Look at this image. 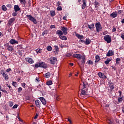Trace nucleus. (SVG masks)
<instances>
[{
	"label": "nucleus",
	"mask_w": 124,
	"mask_h": 124,
	"mask_svg": "<svg viewBox=\"0 0 124 124\" xmlns=\"http://www.w3.org/2000/svg\"><path fill=\"white\" fill-rule=\"evenodd\" d=\"M87 59H86V55H83L82 56V60L81 61V63H78V65L80 68H82L83 66L85 65V63H86V61Z\"/></svg>",
	"instance_id": "1"
},
{
	"label": "nucleus",
	"mask_w": 124,
	"mask_h": 124,
	"mask_svg": "<svg viewBox=\"0 0 124 124\" xmlns=\"http://www.w3.org/2000/svg\"><path fill=\"white\" fill-rule=\"evenodd\" d=\"M95 27L96 28V30L97 32H99L101 30H102V27L101 26V24L100 22H96L95 24Z\"/></svg>",
	"instance_id": "2"
},
{
	"label": "nucleus",
	"mask_w": 124,
	"mask_h": 124,
	"mask_svg": "<svg viewBox=\"0 0 124 124\" xmlns=\"http://www.w3.org/2000/svg\"><path fill=\"white\" fill-rule=\"evenodd\" d=\"M26 17L28 18L30 21L33 22V23H34V24H35V25L37 24V21H36V19L34 18V17H32V16H31V15H26Z\"/></svg>",
	"instance_id": "3"
},
{
	"label": "nucleus",
	"mask_w": 124,
	"mask_h": 124,
	"mask_svg": "<svg viewBox=\"0 0 124 124\" xmlns=\"http://www.w3.org/2000/svg\"><path fill=\"white\" fill-rule=\"evenodd\" d=\"M4 46L7 47V49L9 51V52H13L14 51V48H13L12 46L9 45V43L5 44Z\"/></svg>",
	"instance_id": "4"
},
{
	"label": "nucleus",
	"mask_w": 124,
	"mask_h": 124,
	"mask_svg": "<svg viewBox=\"0 0 124 124\" xmlns=\"http://www.w3.org/2000/svg\"><path fill=\"white\" fill-rule=\"evenodd\" d=\"M0 74L2 75L3 78H5V80H6V81H7V79H9V78L8 77V75H7L6 73H5V71L3 69H2L0 70Z\"/></svg>",
	"instance_id": "5"
},
{
	"label": "nucleus",
	"mask_w": 124,
	"mask_h": 124,
	"mask_svg": "<svg viewBox=\"0 0 124 124\" xmlns=\"http://www.w3.org/2000/svg\"><path fill=\"white\" fill-rule=\"evenodd\" d=\"M104 40H105V41H106L107 43H111L112 41V39H111V37L110 36V35H107L104 37Z\"/></svg>",
	"instance_id": "6"
},
{
	"label": "nucleus",
	"mask_w": 124,
	"mask_h": 124,
	"mask_svg": "<svg viewBox=\"0 0 124 124\" xmlns=\"http://www.w3.org/2000/svg\"><path fill=\"white\" fill-rule=\"evenodd\" d=\"M49 61L50 62L51 64H56V62H57V58L53 57L49 58Z\"/></svg>",
	"instance_id": "7"
},
{
	"label": "nucleus",
	"mask_w": 124,
	"mask_h": 124,
	"mask_svg": "<svg viewBox=\"0 0 124 124\" xmlns=\"http://www.w3.org/2000/svg\"><path fill=\"white\" fill-rule=\"evenodd\" d=\"M108 87L110 88V92H113L114 89H115V85L112 82H108Z\"/></svg>",
	"instance_id": "8"
},
{
	"label": "nucleus",
	"mask_w": 124,
	"mask_h": 124,
	"mask_svg": "<svg viewBox=\"0 0 124 124\" xmlns=\"http://www.w3.org/2000/svg\"><path fill=\"white\" fill-rule=\"evenodd\" d=\"M98 76L100 78H102V79H106L107 78V76L105 75L104 73H102V72H100L98 73Z\"/></svg>",
	"instance_id": "9"
},
{
	"label": "nucleus",
	"mask_w": 124,
	"mask_h": 124,
	"mask_svg": "<svg viewBox=\"0 0 124 124\" xmlns=\"http://www.w3.org/2000/svg\"><path fill=\"white\" fill-rule=\"evenodd\" d=\"M15 21V18H14V17L11 18L8 20L7 25L8 26H11V25H12V24H13V23H14Z\"/></svg>",
	"instance_id": "10"
},
{
	"label": "nucleus",
	"mask_w": 124,
	"mask_h": 124,
	"mask_svg": "<svg viewBox=\"0 0 124 124\" xmlns=\"http://www.w3.org/2000/svg\"><path fill=\"white\" fill-rule=\"evenodd\" d=\"M9 43H10V44L12 45H15V44H18L19 42L14 39H11L9 41Z\"/></svg>",
	"instance_id": "11"
},
{
	"label": "nucleus",
	"mask_w": 124,
	"mask_h": 124,
	"mask_svg": "<svg viewBox=\"0 0 124 124\" xmlns=\"http://www.w3.org/2000/svg\"><path fill=\"white\" fill-rule=\"evenodd\" d=\"M61 30L63 31V34H64V35H66V34H67V31H68L67 28L65 27H62Z\"/></svg>",
	"instance_id": "12"
},
{
	"label": "nucleus",
	"mask_w": 124,
	"mask_h": 124,
	"mask_svg": "<svg viewBox=\"0 0 124 124\" xmlns=\"http://www.w3.org/2000/svg\"><path fill=\"white\" fill-rule=\"evenodd\" d=\"M40 63V67H41L42 68H45V69H46L47 68V64L45 63L44 62H41Z\"/></svg>",
	"instance_id": "13"
},
{
	"label": "nucleus",
	"mask_w": 124,
	"mask_h": 124,
	"mask_svg": "<svg viewBox=\"0 0 124 124\" xmlns=\"http://www.w3.org/2000/svg\"><path fill=\"white\" fill-rule=\"evenodd\" d=\"M73 58H76V59H78V60H81V58H82L83 56L79 54H73Z\"/></svg>",
	"instance_id": "14"
},
{
	"label": "nucleus",
	"mask_w": 124,
	"mask_h": 124,
	"mask_svg": "<svg viewBox=\"0 0 124 124\" xmlns=\"http://www.w3.org/2000/svg\"><path fill=\"white\" fill-rule=\"evenodd\" d=\"M39 99L41 101V102H42V104H43V105H46V104H47V101H46L45 98H44V97H41L39 98Z\"/></svg>",
	"instance_id": "15"
},
{
	"label": "nucleus",
	"mask_w": 124,
	"mask_h": 124,
	"mask_svg": "<svg viewBox=\"0 0 124 124\" xmlns=\"http://www.w3.org/2000/svg\"><path fill=\"white\" fill-rule=\"evenodd\" d=\"M114 55V51L109 50L108 53L107 54V57H112Z\"/></svg>",
	"instance_id": "16"
},
{
	"label": "nucleus",
	"mask_w": 124,
	"mask_h": 124,
	"mask_svg": "<svg viewBox=\"0 0 124 124\" xmlns=\"http://www.w3.org/2000/svg\"><path fill=\"white\" fill-rule=\"evenodd\" d=\"M25 61L26 62H29V63H31V64L33 63L34 62L33 60L30 58H26Z\"/></svg>",
	"instance_id": "17"
},
{
	"label": "nucleus",
	"mask_w": 124,
	"mask_h": 124,
	"mask_svg": "<svg viewBox=\"0 0 124 124\" xmlns=\"http://www.w3.org/2000/svg\"><path fill=\"white\" fill-rule=\"evenodd\" d=\"M14 10L15 12H18V11H20V10H21V9L19 7V5H15L14 6Z\"/></svg>",
	"instance_id": "18"
},
{
	"label": "nucleus",
	"mask_w": 124,
	"mask_h": 124,
	"mask_svg": "<svg viewBox=\"0 0 124 124\" xmlns=\"http://www.w3.org/2000/svg\"><path fill=\"white\" fill-rule=\"evenodd\" d=\"M35 103L38 108H40V104H41V102L40 101L38 100H36L35 101Z\"/></svg>",
	"instance_id": "19"
},
{
	"label": "nucleus",
	"mask_w": 124,
	"mask_h": 124,
	"mask_svg": "<svg viewBox=\"0 0 124 124\" xmlns=\"http://www.w3.org/2000/svg\"><path fill=\"white\" fill-rule=\"evenodd\" d=\"M87 1L86 0H82V9H84L86 8V6H87Z\"/></svg>",
	"instance_id": "20"
},
{
	"label": "nucleus",
	"mask_w": 124,
	"mask_h": 124,
	"mask_svg": "<svg viewBox=\"0 0 124 124\" xmlns=\"http://www.w3.org/2000/svg\"><path fill=\"white\" fill-rule=\"evenodd\" d=\"M94 5L95 6V8H98L100 5V4L96 0H95L94 2Z\"/></svg>",
	"instance_id": "21"
},
{
	"label": "nucleus",
	"mask_w": 124,
	"mask_h": 124,
	"mask_svg": "<svg viewBox=\"0 0 124 124\" xmlns=\"http://www.w3.org/2000/svg\"><path fill=\"white\" fill-rule=\"evenodd\" d=\"M91 42H92L91 39H89V38H87L85 40L84 44H85V45H89V44H91Z\"/></svg>",
	"instance_id": "22"
},
{
	"label": "nucleus",
	"mask_w": 124,
	"mask_h": 124,
	"mask_svg": "<svg viewBox=\"0 0 124 124\" xmlns=\"http://www.w3.org/2000/svg\"><path fill=\"white\" fill-rule=\"evenodd\" d=\"M88 28L92 31L93 29H94V24L92 23V24L90 25L88 24Z\"/></svg>",
	"instance_id": "23"
},
{
	"label": "nucleus",
	"mask_w": 124,
	"mask_h": 124,
	"mask_svg": "<svg viewBox=\"0 0 124 124\" xmlns=\"http://www.w3.org/2000/svg\"><path fill=\"white\" fill-rule=\"evenodd\" d=\"M56 34H58L59 36H61V35H63V32L62 31L57 30L56 32Z\"/></svg>",
	"instance_id": "24"
},
{
	"label": "nucleus",
	"mask_w": 124,
	"mask_h": 124,
	"mask_svg": "<svg viewBox=\"0 0 124 124\" xmlns=\"http://www.w3.org/2000/svg\"><path fill=\"white\" fill-rule=\"evenodd\" d=\"M76 36L80 40L83 39L84 38V35H80L79 34H76Z\"/></svg>",
	"instance_id": "25"
},
{
	"label": "nucleus",
	"mask_w": 124,
	"mask_h": 124,
	"mask_svg": "<svg viewBox=\"0 0 124 124\" xmlns=\"http://www.w3.org/2000/svg\"><path fill=\"white\" fill-rule=\"evenodd\" d=\"M95 62H99V61H100V57H99V55H96L95 56Z\"/></svg>",
	"instance_id": "26"
},
{
	"label": "nucleus",
	"mask_w": 124,
	"mask_h": 124,
	"mask_svg": "<svg viewBox=\"0 0 124 124\" xmlns=\"http://www.w3.org/2000/svg\"><path fill=\"white\" fill-rule=\"evenodd\" d=\"M23 45H17L16 46V49H17V50H21V49H24L23 48Z\"/></svg>",
	"instance_id": "27"
},
{
	"label": "nucleus",
	"mask_w": 124,
	"mask_h": 124,
	"mask_svg": "<svg viewBox=\"0 0 124 124\" xmlns=\"http://www.w3.org/2000/svg\"><path fill=\"white\" fill-rule=\"evenodd\" d=\"M59 38H60V39H62V40H67V38L65 36H59Z\"/></svg>",
	"instance_id": "28"
},
{
	"label": "nucleus",
	"mask_w": 124,
	"mask_h": 124,
	"mask_svg": "<svg viewBox=\"0 0 124 124\" xmlns=\"http://www.w3.org/2000/svg\"><path fill=\"white\" fill-rule=\"evenodd\" d=\"M118 16V14H116L115 12L112 13L110 14V17L112 18H116Z\"/></svg>",
	"instance_id": "29"
},
{
	"label": "nucleus",
	"mask_w": 124,
	"mask_h": 124,
	"mask_svg": "<svg viewBox=\"0 0 124 124\" xmlns=\"http://www.w3.org/2000/svg\"><path fill=\"white\" fill-rule=\"evenodd\" d=\"M124 96H123L122 97H120L118 98V101L119 103H121V102H123V101L124 100Z\"/></svg>",
	"instance_id": "30"
},
{
	"label": "nucleus",
	"mask_w": 124,
	"mask_h": 124,
	"mask_svg": "<svg viewBox=\"0 0 124 124\" xmlns=\"http://www.w3.org/2000/svg\"><path fill=\"white\" fill-rule=\"evenodd\" d=\"M116 61V64H120L121 63V58H117L115 60Z\"/></svg>",
	"instance_id": "31"
},
{
	"label": "nucleus",
	"mask_w": 124,
	"mask_h": 124,
	"mask_svg": "<svg viewBox=\"0 0 124 124\" xmlns=\"http://www.w3.org/2000/svg\"><path fill=\"white\" fill-rule=\"evenodd\" d=\"M87 94H86V91L83 89H81L80 95L82 96V95H86Z\"/></svg>",
	"instance_id": "32"
},
{
	"label": "nucleus",
	"mask_w": 124,
	"mask_h": 124,
	"mask_svg": "<svg viewBox=\"0 0 124 124\" xmlns=\"http://www.w3.org/2000/svg\"><path fill=\"white\" fill-rule=\"evenodd\" d=\"M87 63L89 65H93V62L91 60L87 61Z\"/></svg>",
	"instance_id": "33"
},
{
	"label": "nucleus",
	"mask_w": 124,
	"mask_h": 124,
	"mask_svg": "<svg viewBox=\"0 0 124 124\" xmlns=\"http://www.w3.org/2000/svg\"><path fill=\"white\" fill-rule=\"evenodd\" d=\"M50 14L52 17H54V16L56 15V12H55L54 11H50Z\"/></svg>",
	"instance_id": "34"
},
{
	"label": "nucleus",
	"mask_w": 124,
	"mask_h": 124,
	"mask_svg": "<svg viewBox=\"0 0 124 124\" xmlns=\"http://www.w3.org/2000/svg\"><path fill=\"white\" fill-rule=\"evenodd\" d=\"M35 52L37 53V54H39L42 53V49L40 48H38L36 50H35Z\"/></svg>",
	"instance_id": "35"
},
{
	"label": "nucleus",
	"mask_w": 124,
	"mask_h": 124,
	"mask_svg": "<svg viewBox=\"0 0 124 124\" xmlns=\"http://www.w3.org/2000/svg\"><path fill=\"white\" fill-rule=\"evenodd\" d=\"M24 52V50H18L17 51V53L19 56H23V53Z\"/></svg>",
	"instance_id": "36"
},
{
	"label": "nucleus",
	"mask_w": 124,
	"mask_h": 124,
	"mask_svg": "<svg viewBox=\"0 0 124 124\" xmlns=\"http://www.w3.org/2000/svg\"><path fill=\"white\" fill-rule=\"evenodd\" d=\"M1 9L3 11H6V10H7V8L5 6V5H3L1 6Z\"/></svg>",
	"instance_id": "37"
},
{
	"label": "nucleus",
	"mask_w": 124,
	"mask_h": 124,
	"mask_svg": "<svg viewBox=\"0 0 124 124\" xmlns=\"http://www.w3.org/2000/svg\"><path fill=\"white\" fill-rule=\"evenodd\" d=\"M53 82H52V80H49L46 82V85L47 86H51V85H52Z\"/></svg>",
	"instance_id": "38"
},
{
	"label": "nucleus",
	"mask_w": 124,
	"mask_h": 124,
	"mask_svg": "<svg viewBox=\"0 0 124 124\" xmlns=\"http://www.w3.org/2000/svg\"><path fill=\"white\" fill-rule=\"evenodd\" d=\"M54 52H59L60 51V49H59V47H58V46H54Z\"/></svg>",
	"instance_id": "39"
},
{
	"label": "nucleus",
	"mask_w": 124,
	"mask_h": 124,
	"mask_svg": "<svg viewBox=\"0 0 124 124\" xmlns=\"http://www.w3.org/2000/svg\"><path fill=\"white\" fill-rule=\"evenodd\" d=\"M47 33H48V30H45V31L43 32V33H42V35L43 36H44L45 34H47Z\"/></svg>",
	"instance_id": "40"
},
{
	"label": "nucleus",
	"mask_w": 124,
	"mask_h": 124,
	"mask_svg": "<svg viewBox=\"0 0 124 124\" xmlns=\"http://www.w3.org/2000/svg\"><path fill=\"white\" fill-rule=\"evenodd\" d=\"M45 77H46V78H49V77H50V72H47L45 74Z\"/></svg>",
	"instance_id": "41"
},
{
	"label": "nucleus",
	"mask_w": 124,
	"mask_h": 124,
	"mask_svg": "<svg viewBox=\"0 0 124 124\" xmlns=\"http://www.w3.org/2000/svg\"><path fill=\"white\" fill-rule=\"evenodd\" d=\"M47 50L48 51V52H51L52 51V46H47Z\"/></svg>",
	"instance_id": "42"
},
{
	"label": "nucleus",
	"mask_w": 124,
	"mask_h": 124,
	"mask_svg": "<svg viewBox=\"0 0 124 124\" xmlns=\"http://www.w3.org/2000/svg\"><path fill=\"white\" fill-rule=\"evenodd\" d=\"M12 85L13 86H14V87L16 88L17 87V82L15 81H13Z\"/></svg>",
	"instance_id": "43"
},
{
	"label": "nucleus",
	"mask_w": 124,
	"mask_h": 124,
	"mask_svg": "<svg viewBox=\"0 0 124 124\" xmlns=\"http://www.w3.org/2000/svg\"><path fill=\"white\" fill-rule=\"evenodd\" d=\"M35 67L36 68H38V67H40V63L39 62L38 63H36L35 64Z\"/></svg>",
	"instance_id": "44"
},
{
	"label": "nucleus",
	"mask_w": 124,
	"mask_h": 124,
	"mask_svg": "<svg viewBox=\"0 0 124 124\" xmlns=\"http://www.w3.org/2000/svg\"><path fill=\"white\" fill-rule=\"evenodd\" d=\"M23 90V88H22V87H19L18 88V90H17V92L20 93H21V92Z\"/></svg>",
	"instance_id": "45"
},
{
	"label": "nucleus",
	"mask_w": 124,
	"mask_h": 124,
	"mask_svg": "<svg viewBox=\"0 0 124 124\" xmlns=\"http://www.w3.org/2000/svg\"><path fill=\"white\" fill-rule=\"evenodd\" d=\"M21 86L22 88H24V89H25L26 88V83L24 82L21 83Z\"/></svg>",
	"instance_id": "46"
},
{
	"label": "nucleus",
	"mask_w": 124,
	"mask_h": 124,
	"mask_svg": "<svg viewBox=\"0 0 124 124\" xmlns=\"http://www.w3.org/2000/svg\"><path fill=\"white\" fill-rule=\"evenodd\" d=\"M19 105L17 104H15L13 107V109H17V107H18Z\"/></svg>",
	"instance_id": "47"
},
{
	"label": "nucleus",
	"mask_w": 124,
	"mask_h": 124,
	"mask_svg": "<svg viewBox=\"0 0 124 124\" xmlns=\"http://www.w3.org/2000/svg\"><path fill=\"white\" fill-rule=\"evenodd\" d=\"M12 16L15 17V16H17V12H15L12 14Z\"/></svg>",
	"instance_id": "48"
},
{
	"label": "nucleus",
	"mask_w": 124,
	"mask_h": 124,
	"mask_svg": "<svg viewBox=\"0 0 124 124\" xmlns=\"http://www.w3.org/2000/svg\"><path fill=\"white\" fill-rule=\"evenodd\" d=\"M57 10H58V11H61V10H62V9L61 6H58L57 7Z\"/></svg>",
	"instance_id": "49"
},
{
	"label": "nucleus",
	"mask_w": 124,
	"mask_h": 124,
	"mask_svg": "<svg viewBox=\"0 0 124 124\" xmlns=\"http://www.w3.org/2000/svg\"><path fill=\"white\" fill-rule=\"evenodd\" d=\"M35 81L37 82V83H39L40 82V80H39V78H38L37 77L35 78Z\"/></svg>",
	"instance_id": "50"
},
{
	"label": "nucleus",
	"mask_w": 124,
	"mask_h": 124,
	"mask_svg": "<svg viewBox=\"0 0 124 124\" xmlns=\"http://www.w3.org/2000/svg\"><path fill=\"white\" fill-rule=\"evenodd\" d=\"M118 93H119V96H120V97H122L123 96H122V93H123L122 92V91H119Z\"/></svg>",
	"instance_id": "51"
},
{
	"label": "nucleus",
	"mask_w": 124,
	"mask_h": 124,
	"mask_svg": "<svg viewBox=\"0 0 124 124\" xmlns=\"http://www.w3.org/2000/svg\"><path fill=\"white\" fill-rule=\"evenodd\" d=\"M17 119H18V120L19 121V122H21V123H23V120H22V119H20V117L19 116V115H18L17 116Z\"/></svg>",
	"instance_id": "52"
},
{
	"label": "nucleus",
	"mask_w": 124,
	"mask_h": 124,
	"mask_svg": "<svg viewBox=\"0 0 124 124\" xmlns=\"http://www.w3.org/2000/svg\"><path fill=\"white\" fill-rule=\"evenodd\" d=\"M26 4H27V1H26V0L21 3V4H23L24 7L26 6L25 5Z\"/></svg>",
	"instance_id": "53"
},
{
	"label": "nucleus",
	"mask_w": 124,
	"mask_h": 124,
	"mask_svg": "<svg viewBox=\"0 0 124 124\" xmlns=\"http://www.w3.org/2000/svg\"><path fill=\"white\" fill-rule=\"evenodd\" d=\"M50 29H51V30L52 29H56V26H55V25H51L50 26Z\"/></svg>",
	"instance_id": "54"
},
{
	"label": "nucleus",
	"mask_w": 124,
	"mask_h": 124,
	"mask_svg": "<svg viewBox=\"0 0 124 124\" xmlns=\"http://www.w3.org/2000/svg\"><path fill=\"white\" fill-rule=\"evenodd\" d=\"M11 68H9L7 69L5 71V72H9L10 71H11Z\"/></svg>",
	"instance_id": "55"
},
{
	"label": "nucleus",
	"mask_w": 124,
	"mask_h": 124,
	"mask_svg": "<svg viewBox=\"0 0 124 124\" xmlns=\"http://www.w3.org/2000/svg\"><path fill=\"white\" fill-rule=\"evenodd\" d=\"M9 106H10V107H12L13 106V102H9Z\"/></svg>",
	"instance_id": "56"
},
{
	"label": "nucleus",
	"mask_w": 124,
	"mask_h": 124,
	"mask_svg": "<svg viewBox=\"0 0 124 124\" xmlns=\"http://www.w3.org/2000/svg\"><path fill=\"white\" fill-rule=\"evenodd\" d=\"M117 31V29H116V28L113 27V29L112 30V32H115V31Z\"/></svg>",
	"instance_id": "57"
},
{
	"label": "nucleus",
	"mask_w": 124,
	"mask_h": 124,
	"mask_svg": "<svg viewBox=\"0 0 124 124\" xmlns=\"http://www.w3.org/2000/svg\"><path fill=\"white\" fill-rule=\"evenodd\" d=\"M121 38H122V39H123V40H124V33H121Z\"/></svg>",
	"instance_id": "58"
},
{
	"label": "nucleus",
	"mask_w": 124,
	"mask_h": 124,
	"mask_svg": "<svg viewBox=\"0 0 124 124\" xmlns=\"http://www.w3.org/2000/svg\"><path fill=\"white\" fill-rule=\"evenodd\" d=\"M1 92H3V93H7V91L6 90L1 89Z\"/></svg>",
	"instance_id": "59"
},
{
	"label": "nucleus",
	"mask_w": 124,
	"mask_h": 124,
	"mask_svg": "<svg viewBox=\"0 0 124 124\" xmlns=\"http://www.w3.org/2000/svg\"><path fill=\"white\" fill-rule=\"evenodd\" d=\"M72 56V54L71 53H67L66 55V57H71Z\"/></svg>",
	"instance_id": "60"
},
{
	"label": "nucleus",
	"mask_w": 124,
	"mask_h": 124,
	"mask_svg": "<svg viewBox=\"0 0 124 124\" xmlns=\"http://www.w3.org/2000/svg\"><path fill=\"white\" fill-rule=\"evenodd\" d=\"M117 13L118 14H121L122 13H123V10H119L118 12H117Z\"/></svg>",
	"instance_id": "61"
},
{
	"label": "nucleus",
	"mask_w": 124,
	"mask_h": 124,
	"mask_svg": "<svg viewBox=\"0 0 124 124\" xmlns=\"http://www.w3.org/2000/svg\"><path fill=\"white\" fill-rule=\"evenodd\" d=\"M37 117H38V114L36 113L35 116L34 117V119H37Z\"/></svg>",
	"instance_id": "62"
},
{
	"label": "nucleus",
	"mask_w": 124,
	"mask_h": 124,
	"mask_svg": "<svg viewBox=\"0 0 124 124\" xmlns=\"http://www.w3.org/2000/svg\"><path fill=\"white\" fill-rule=\"evenodd\" d=\"M10 91H12L13 89H12V87H11V86H8Z\"/></svg>",
	"instance_id": "63"
},
{
	"label": "nucleus",
	"mask_w": 124,
	"mask_h": 124,
	"mask_svg": "<svg viewBox=\"0 0 124 124\" xmlns=\"http://www.w3.org/2000/svg\"><path fill=\"white\" fill-rule=\"evenodd\" d=\"M105 64H109V62H108V60L105 61Z\"/></svg>",
	"instance_id": "64"
}]
</instances>
